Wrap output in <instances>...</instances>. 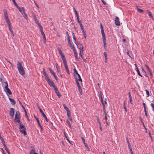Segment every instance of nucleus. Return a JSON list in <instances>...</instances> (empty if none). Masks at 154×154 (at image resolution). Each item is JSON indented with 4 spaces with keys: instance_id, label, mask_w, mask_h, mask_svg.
Wrapping results in <instances>:
<instances>
[{
    "instance_id": "11",
    "label": "nucleus",
    "mask_w": 154,
    "mask_h": 154,
    "mask_svg": "<svg viewBox=\"0 0 154 154\" xmlns=\"http://www.w3.org/2000/svg\"><path fill=\"white\" fill-rule=\"evenodd\" d=\"M114 21L116 25L118 26L120 25V23L119 21V18L118 17H116L114 19Z\"/></svg>"
},
{
    "instance_id": "45",
    "label": "nucleus",
    "mask_w": 154,
    "mask_h": 154,
    "mask_svg": "<svg viewBox=\"0 0 154 154\" xmlns=\"http://www.w3.org/2000/svg\"><path fill=\"white\" fill-rule=\"evenodd\" d=\"M79 90V92L80 94L81 95L82 94V89L81 87L78 88Z\"/></svg>"
},
{
    "instance_id": "9",
    "label": "nucleus",
    "mask_w": 154,
    "mask_h": 154,
    "mask_svg": "<svg viewBox=\"0 0 154 154\" xmlns=\"http://www.w3.org/2000/svg\"><path fill=\"white\" fill-rule=\"evenodd\" d=\"M48 84L51 87H53L54 88L55 87H56V86H55L53 82L50 79L49 80V81H47Z\"/></svg>"
},
{
    "instance_id": "58",
    "label": "nucleus",
    "mask_w": 154,
    "mask_h": 154,
    "mask_svg": "<svg viewBox=\"0 0 154 154\" xmlns=\"http://www.w3.org/2000/svg\"><path fill=\"white\" fill-rule=\"evenodd\" d=\"M103 54L104 56V57H105H105H107V53L106 52H104V53H103Z\"/></svg>"
},
{
    "instance_id": "41",
    "label": "nucleus",
    "mask_w": 154,
    "mask_h": 154,
    "mask_svg": "<svg viewBox=\"0 0 154 154\" xmlns=\"http://www.w3.org/2000/svg\"><path fill=\"white\" fill-rule=\"evenodd\" d=\"M67 115V116H71V112L70 110L69 109L66 111Z\"/></svg>"
},
{
    "instance_id": "23",
    "label": "nucleus",
    "mask_w": 154,
    "mask_h": 154,
    "mask_svg": "<svg viewBox=\"0 0 154 154\" xmlns=\"http://www.w3.org/2000/svg\"><path fill=\"white\" fill-rule=\"evenodd\" d=\"M40 112L42 114V116H43V117L45 118V119L46 121L47 122H48V119L47 118V117L45 115V114L43 112V111H42V109H40Z\"/></svg>"
},
{
    "instance_id": "26",
    "label": "nucleus",
    "mask_w": 154,
    "mask_h": 154,
    "mask_svg": "<svg viewBox=\"0 0 154 154\" xmlns=\"http://www.w3.org/2000/svg\"><path fill=\"white\" fill-rule=\"evenodd\" d=\"M141 69H142V72H143L144 75L146 77H148V76L147 74H146V72L145 71V70H144V69H143V67H141Z\"/></svg>"
},
{
    "instance_id": "52",
    "label": "nucleus",
    "mask_w": 154,
    "mask_h": 154,
    "mask_svg": "<svg viewBox=\"0 0 154 154\" xmlns=\"http://www.w3.org/2000/svg\"><path fill=\"white\" fill-rule=\"evenodd\" d=\"M12 1H13V3H14V5L16 6H17L18 5L16 3L15 0H12Z\"/></svg>"
},
{
    "instance_id": "19",
    "label": "nucleus",
    "mask_w": 154,
    "mask_h": 154,
    "mask_svg": "<svg viewBox=\"0 0 154 154\" xmlns=\"http://www.w3.org/2000/svg\"><path fill=\"white\" fill-rule=\"evenodd\" d=\"M76 45H77L78 48L80 49L83 48V45L82 43H78Z\"/></svg>"
},
{
    "instance_id": "38",
    "label": "nucleus",
    "mask_w": 154,
    "mask_h": 154,
    "mask_svg": "<svg viewBox=\"0 0 154 154\" xmlns=\"http://www.w3.org/2000/svg\"><path fill=\"white\" fill-rule=\"evenodd\" d=\"M66 122L67 124L70 127V128H71V125L69 120H67L66 121Z\"/></svg>"
},
{
    "instance_id": "35",
    "label": "nucleus",
    "mask_w": 154,
    "mask_h": 154,
    "mask_svg": "<svg viewBox=\"0 0 154 154\" xmlns=\"http://www.w3.org/2000/svg\"><path fill=\"white\" fill-rule=\"evenodd\" d=\"M22 14L24 18L27 20V19H28V17H27L26 14L25 13H23V14Z\"/></svg>"
},
{
    "instance_id": "32",
    "label": "nucleus",
    "mask_w": 154,
    "mask_h": 154,
    "mask_svg": "<svg viewBox=\"0 0 154 154\" xmlns=\"http://www.w3.org/2000/svg\"><path fill=\"white\" fill-rule=\"evenodd\" d=\"M40 30L41 31V34L42 35H45V34L44 32L43 31V27H41V28H40Z\"/></svg>"
},
{
    "instance_id": "37",
    "label": "nucleus",
    "mask_w": 154,
    "mask_h": 154,
    "mask_svg": "<svg viewBox=\"0 0 154 154\" xmlns=\"http://www.w3.org/2000/svg\"><path fill=\"white\" fill-rule=\"evenodd\" d=\"M137 11L140 12V13H142L144 11L143 10L138 8H137Z\"/></svg>"
},
{
    "instance_id": "12",
    "label": "nucleus",
    "mask_w": 154,
    "mask_h": 154,
    "mask_svg": "<svg viewBox=\"0 0 154 154\" xmlns=\"http://www.w3.org/2000/svg\"><path fill=\"white\" fill-rule=\"evenodd\" d=\"M73 71L77 75H78V78H79V81L81 82H82V80L81 77V76L78 73V72L77 70H76V69L75 68H74L73 69Z\"/></svg>"
},
{
    "instance_id": "43",
    "label": "nucleus",
    "mask_w": 154,
    "mask_h": 154,
    "mask_svg": "<svg viewBox=\"0 0 154 154\" xmlns=\"http://www.w3.org/2000/svg\"><path fill=\"white\" fill-rule=\"evenodd\" d=\"M21 105L22 108L23 109L24 111V112H25V113H26V112H27L26 111V110L24 106L23 105H22V103H21Z\"/></svg>"
},
{
    "instance_id": "16",
    "label": "nucleus",
    "mask_w": 154,
    "mask_h": 154,
    "mask_svg": "<svg viewBox=\"0 0 154 154\" xmlns=\"http://www.w3.org/2000/svg\"><path fill=\"white\" fill-rule=\"evenodd\" d=\"M103 41L104 44L103 47L106 50L107 47L106 46V38L105 36L102 37Z\"/></svg>"
},
{
    "instance_id": "40",
    "label": "nucleus",
    "mask_w": 154,
    "mask_h": 154,
    "mask_svg": "<svg viewBox=\"0 0 154 154\" xmlns=\"http://www.w3.org/2000/svg\"><path fill=\"white\" fill-rule=\"evenodd\" d=\"M49 71L53 75L55 73L52 70V69L50 68H49Z\"/></svg>"
},
{
    "instance_id": "39",
    "label": "nucleus",
    "mask_w": 154,
    "mask_h": 154,
    "mask_svg": "<svg viewBox=\"0 0 154 154\" xmlns=\"http://www.w3.org/2000/svg\"><path fill=\"white\" fill-rule=\"evenodd\" d=\"M63 106L64 109H65L66 111L67 110H69L68 108L65 104H63Z\"/></svg>"
},
{
    "instance_id": "59",
    "label": "nucleus",
    "mask_w": 154,
    "mask_h": 154,
    "mask_svg": "<svg viewBox=\"0 0 154 154\" xmlns=\"http://www.w3.org/2000/svg\"><path fill=\"white\" fill-rule=\"evenodd\" d=\"M53 75L54 78L55 79L57 80V77L55 73H54V74Z\"/></svg>"
},
{
    "instance_id": "20",
    "label": "nucleus",
    "mask_w": 154,
    "mask_h": 154,
    "mask_svg": "<svg viewBox=\"0 0 154 154\" xmlns=\"http://www.w3.org/2000/svg\"><path fill=\"white\" fill-rule=\"evenodd\" d=\"M67 40H68V44L69 45V46H70V47L72 49H75L74 45H72L71 43V42L70 41V39H69L68 38V39Z\"/></svg>"
},
{
    "instance_id": "49",
    "label": "nucleus",
    "mask_w": 154,
    "mask_h": 154,
    "mask_svg": "<svg viewBox=\"0 0 154 154\" xmlns=\"http://www.w3.org/2000/svg\"><path fill=\"white\" fill-rule=\"evenodd\" d=\"M66 36L67 37V40L68 39V38L69 39H70V37L69 36V34L68 33V32L67 31L66 32Z\"/></svg>"
},
{
    "instance_id": "3",
    "label": "nucleus",
    "mask_w": 154,
    "mask_h": 154,
    "mask_svg": "<svg viewBox=\"0 0 154 154\" xmlns=\"http://www.w3.org/2000/svg\"><path fill=\"white\" fill-rule=\"evenodd\" d=\"M32 16L33 18L35 21V23L36 24H37L38 25L39 28L42 27V26L39 23L38 20L37 18L35 15L33 13H32Z\"/></svg>"
},
{
    "instance_id": "13",
    "label": "nucleus",
    "mask_w": 154,
    "mask_h": 154,
    "mask_svg": "<svg viewBox=\"0 0 154 154\" xmlns=\"http://www.w3.org/2000/svg\"><path fill=\"white\" fill-rule=\"evenodd\" d=\"M34 117L35 118L38 124V126L40 127V128L41 129L42 131H43V127L40 124L38 119L35 116H34Z\"/></svg>"
},
{
    "instance_id": "14",
    "label": "nucleus",
    "mask_w": 154,
    "mask_h": 154,
    "mask_svg": "<svg viewBox=\"0 0 154 154\" xmlns=\"http://www.w3.org/2000/svg\"><path fill=\"white\" fill-rule=\"evenodd\" d=\"M16 7L20 11L21 13V14H23V13H25V10L23 7L20 8L19 6L18 5H17V6Z\"/></svg>"
},
{
    "instance_id": "30",
    "label": "nucleus",
    "mask_w": 154,
    "mask_h": 154,
    "mask_svg": "<svg viewBox=\"0 0 154 154\" xmlns=\"http://www.w3.org/2000/svg\"><path fill=\"white\" fill-rule=\"evenodd\" d=\"M135 69L136 71L137 72V74L138 75H139V76H141V77H143V76L140 73V71H139L138 68H135Z\"/></svg>"
},
{
    "instance_id": "31",
    "label": "nucleus",
    "mask_w": 154,
    "mask_h": 154,
    "mask_svg": "<svg viewBox=\"0 0 154 154\" xmlns=\"http://www.w3.org/2000/svg\"><path fill=\"white\" fill-rule=\"evenodd\" d=\"M19 126L20 127L19 128V129H20L26 128L25 126L23 124L21 125V124H20L19 125Z\"/></svg>"
},
{
    "instance_id": "10",
    "label": "nucleus",
    "mask_w": 154,
    "mask_h": 154,
    "mask_svg": "<svg viewBox=\"0 0 154 154\" xmlns=\"http://www.w3.org/2000/svg\"><path fill=\"white\" fill-rule=\"evenodd\" d=\"M14 109L13 108H11L10 109L9 115L12 118H13L14 116Z\"/></svg>"
},
{
    "instance_id": "22",
    "label": "nucleus",
    "mask_w": 154,
    "mask_h": 154,
    "mask_svg": "<svg viewBox=\"0 0 154 154\" xmlns=\"http://www.w3.org/2000/svg\"><path fill=\"white\" fill-rule=\"evenodd\" d=\"M20 132L21 134H23L24 136L27 135L26 132V128L23 129H20Z\"/></svg>"
},
{
    "instance_id": "33",
    "label": "nucleus",
    "mask_w": 154,
    "mask_h": 154,
    "mask_svg": "<svg viewBox=\"0 0 154 154\" xmlns=\"http://www.w3.org/2000/svg\"><path fill=\"white\" fill-rule=\"evenodd\" d=\"M149 16L151 18H153V16L152 15V14L150 11H149L148 12Z\"/></svg>"
},
{
    "instance_id": "24",
    "label": "nucleus",
    "mask_w": 154,
    "mask_h": 154,
    "mask_svg": "<svg viewBox=\"0 0 154 154\" xmlns=\"http://www.w3.org/2000/svg\"><path fill=\"white\" fill-rule=\"evenodd\" d=\"M8 25L9 27V29L10 31L11 32L13 31V30L12 29L11 25V23L10 21H9L8 22H7Z\"/></svg>"
},
{
    "instance_id": "15",
    "label": "nucleus",
    "mask_w": 154,
    "mask_h": 154,
    "mask_svg": "<svg viewBox=\"0 0 154 154\" xmlns=\"http://www.w3.org/2000/svg\"><path fill=\"white\" fill-rule=\"evenodd\" d=\"M55 88H54L56 94L57 95L58 97H60L61 96V95L60 94L59 91H58L57 88V87H55Z\"/></svg>"
},
{
    "instance_id": "44",
    "label": "nucleus",
    "mask_w": 154,
    "mask_h": 154,
    "mask_svg": "<svg viewBox=\"0 0 154 154\" xmlns=\"http://www.w3.org/2000/svg\"><path fill=\"white\" fill-rule=\"evenodd\" d=\"M64 135L65 136V137L66 138V140L69 142V143H70V140H69V139H68L66 135V133H65V132H64Z\"/></svg>"
},
{
    "instance_id": "60",
    "label": "nucleus",
    "mask_w": 154,
    "mask_h": 154,
    "mask_svg": "<svg viewBox=\"0 0 154 154\" xmlns=\"http://www.w3.org/2000/svg\"><path fill=\"white\" fill-rule=\"evenodd\" d=\"M126 140H127V143L128 144H130V143L129 142V140L128 139V138L127 137H126Z\"/></svg>"
},
{
    "instance_id": "48",
    "label": "nucleus",
    "mask_w": 154,
    "mask_h": 154,
    "mask_svg": "<svg viewBox=\"0 0 154 154\" xmlns=\"http://www.w3.org/2000/svg\"><path fill=\"white\" fill-rule=\"evenodd\" d=\"M145 66L146 67L147 69L149 72L151 71V70H150V69L149 68V67L148 66H147L146 65H145Z\"/></svg>"
},
{
    "instance_id": "34",
    "label": "nucleus",
    "mask_w": 154,
    "mask_h": 154,
    "mask_svg": "<svg viewBox=\"0 0 154 154\" xmlns=\"http://www.w3.org/2000/svg\"><path fill=\"white\" fill-rule=\"evenodd\" d=\"M75 81L76 82V83L77 85H79V82H78V80L77 78V77L76 76H75Z\"/></svg>"
},
{
    "instance_id": "63",
    "label": "nucleus",
    "mask_w": 154,
    "mask_h": 154,
    "mask_svg": "<svg viewBox=\"0 0 154 154\" xmlns=\"http://www.w3.org/2000/svg\"><path fill=\"white\" fill-rule=\"evenodd\" d=\"M128 148H129V149H132V148H131V145L130 143L129 144H128Z\"/></svg>"
},
{
    "instance_id": "62",
    "label": "nucleus",
    "mask_w": 154,
    "mask_h": 154,
    "mask_svg": "<svg viewBox=\"0 0 154 154\" xmlns=\"http://www.w3.org/2000/svg\"><path fill=\"white\" fill-rule=\"evenodd\" d=\"M79 24L80 25V27L81 28H82L84 27L83 26L82 23H79Z\"/></svg>"
},
{
    "instance_id": "56",
    "label": "nucleus",
    "mask_w": 154,
    "mask_h": 154,
    "mask_svg": "<svg viewBox=\"0 0 154 154\" xmlns=\"http://www.w3.org/2000/svg\"><path fill=\"white\" fill-rule=\"evenodd\" d=\"M152 108L153 109V111L154 112V104L151 103L150 104Z\"/></svg>"
},
{
    "instance_id": "27",
    "label": "nucleus",
    "mask_w": 154,
    "mask_h": 154,
    "mask_svg": "<svg viewBox=\"0 0 154 154\" xmlns=\"http://www.w3.org/2000/svg\"><path fill=\"white\" fill-rule=\"evenodd\" d=\"M20 116V114L19 112L18 111H17L16 112L15 115V119H17V117Z\"/></svg>"
},
{
    "instance_id": "6",
    "label": "nucleus",
    "mask_w": 154,
    "mask_h": 154,
    "mask_svg": "<svg viewBox=\"0 0 154 154\" xmlns=\"http://www.w3.org/2000/svg\"><path fill=\"white\" fill-rule=\"evenodd\" d=\"M43 74L45 76V79L47 81H49V80L50 79V78H49L48 75L46 73L44 68H43Z\"/></svg>"
},
{
    "instance_id": "29",
    "label": "nucleus",
    "mask_w": 154,
    "mask_h": 154,
    "mask_svg": "<svg viewBox=\"0 0 154 154\" xmlns=\"http://www.w3.org/2000/svg\"><path fill=\"white\" fill-rule=\"evenodd\" d=\"M72 37L73 39L74 42L75 43V44L76 45V44H77L76 42V38H75V34L74 33L72 32Z\"/></svg>"
},
{
    "instance_id": "8",
    "label": "nucleus",
    "mask_w": 154,
    "mask_h": 154,
    "mask_svg": "<svg viewBox=\"0 0 154 154\" xmlns=\"http://www.w3.org/2000/svg\"><path fill=\"white\" fill-rule=\"evenodd\" d=\"M8 85H7V86H5V92L7 93L8 94L10 95L12 94V93L10 90L8 88Z\"/></svg>"
},
{
    "instance_id": "28",
    "label": "nucleus",
    "mask_w": 154,
    "mask_h": 154,
    "mask_svg": "<svg viewBox=\"0 0 154 154\" xmlns=\"http://www.w3.org/2000/svg\"><path fill=\"white\" fill-rule=\"evenodd\" d=\"M55 65H56V69H57V72L59 73H60V67H59L58 64L57 63H56V64H55Z\"/></svg>"
},
{
    "instance_id": "5",
    "label": "nucleus",
    "mask_w": 154,
    "mask_h": 154,
    "mask_svg": "<svg viewBox=\"0 0 154 154\" xmlns=\"http://www.w3.org/2000/svg\"><path fill=\"white\" fill-rule=\"evenodd\" d=\"M103 113L105 115V119L106 125L109 126L110 125V124L109 122H108V121H107V114L106 113V110L105 109V107L104 106L103 107Z\"/></svg>"
},
{
    "instance_id": "64",
    "label": "nucleus",
    "mask_w": 154,
    "mask_h": 154,
    "mask_svg": "<svg viewBox=\"0 0 154 154\" xmlns=\"http://www.w3.org/2000/svg\"><path fill=\"white\" fill-rule=\"evenodd\" d=\"M77 19L78 22L79 23H81V21L80 20H79V17L77 18Z\"/></svg>"
},
{
    "instance_id": "50",
    "label": "nucleus",
    "mask_w": 154,
    "mask_h": 154,
    "mask_svg": "<svg viewBox=\"0 0 154 154\" xmlns=\"http://www.w3.org/2000/svg\"><path fill=\"white\" fill-rule=\"evenodd\" d=\"M145 91L146 93V94L148 95V97H149V91L147 90H146Z\"/></svg>"
},
{
    "instance_id": "42",
    "label": "nucleus",
    "mask_w": 154,
    "mask_h": 154,
    "mask_svg": "<svg viewBox=\"0 0 154 154\" xmlns=\"http://www.w3.org/2000/svg\"><path fill=\"white\" fill-rule=\"evenodd\" d=\"M83 36L84 37V38L85 39L86 38V34L85 31H84V32H82Z\"/></svg>"
},
{
    "instance_id": "21",
    "label": "nucleus",
    "mask_w": 154,
    "mask_h": 154,
    "mask_svg": "<svg viewBox=\"0 0 154 154\" xmlns=\"http://www.w3.org/2000/svg\"><path fill=\"white\" fill-rule=\"evenodd\" d=\"M20 117L19 116L18 117H17V119H15V118L14 119V121L15 122H18L19 125L21 124V122L20 121Z\"/></svg>"
},
{
    "instance_id": "51",
    "label": "nucleus",
    "mask_w": 154,
    "mask_h": 154,
    "mask_svg": "<svg viewBox=\"0 0 154 154\" xmlns=\"http://www.w3.org/2000/svg\"><path fill=\"white\" fill-rule=\"evenodd\" d=\"M79 55L80 56V57H81L82 59L84 60H85V58L84 56H83V55H82V54H79Z\"/></svg>"
},
{
    "instance_id": "17",
    "label": "nucleus",
    "mask_w": 154,
    "mask_h": 154,
    "mask_svg": "<svg viewBox=\"0 0 154 154\" xmlns=\"http://www.w3.org/2000/svg\"><path fill=\"white\" fill-rule=\"evenodd\" d=\"M100 28H101V34H102V37L105 36V34L104 32L103 29V26L102 23H100Z\"/></svg>"
},
{
    "instance_id": "18",
    "label": "nucleus",
    "mask_w": 154,
    "mask_h": 154,
    "mask_svg": "<svg viewBox=\"0 0 154 154\" xmlns=\"http://www.w3.org/2000/svg\"><path fill=\"white\" fill-rule=\"evenodd\" d=\"M73 51L74 52V54L75 60H79V58H78V54L76 52V51L75 49H73Z\"/></svg>"
},
{
    "instance_id": "7",
    "label": "nucleus",
    "mask_w": 154,
    "mask_h": 154,
    "mask_svg": "<svg viewBox=\"0 0 154 154\" xmlns=\"http://www.w3.org/2000/svg\"><path fill=\"white\" fill-rule=\"evenodd\" d=\"M100 94H99V97L100 98V100L102 104V105L103 107H105V105H104L103 101V98L102 97V93L101 91H100Z\"/></svg>"
},
{
    "instance_id": "61",
    "label": "nucleus",
    "mask_w": 154,
    "mask_h": 154,
    "mask_svg": "<svg viewBox=\"0 0 154 154\" xmlns=\"http://www.w3.org/2000/svg\"><path fill=\"white\" fill-rule=\"evenodd\" d=\"M101 1L104 5H106V2H105L103 0H101Z\"/></svg>"
},
{
    "instance_id": "57",
    "label": "nucleus",
    "mask_w": 154,
    "mask_h": 154,
    "mask_svg": "<svg viewBox=\"0 0 154 154\" xmlns=\"http://www.w3.org/2000/svg\"><path fill=\"white\" fill-rule=\"evenodd\" d=\"M68 118L70 120V121H72V118L71 116H68Z\"/></svg>"
},
{
    "instance_id": "25",
    "label": "nucleus",
    "mask_w": 154,
    "mask_h": 154,
    "mask_svg": "<svg viewBox=\"0 0 154 154\" xmlns=\"http://www.w3.org/2000/svg\"><path fill=\"white\" fill-rule=\"evenodd\" d=\"M9 99L10 101L11 102V104L12 105H14L15 104H16V102L13 99H12L10 97H9Z\"/></svg>"
},
{
    "instance_id": "36",
    "label": "nucleus",
    "mask_w": 154,
    "mask_h": 154,
    "mask_svg": "<svg viewBox=\"0 0 154 154\" xmlns=\"http://www.w3.org/2000/svg\"><path fill=\"white\" fill-rule=\"evenodd\" d=\"M84 144L85 146L86 147V148L88 149V151H90V150H89V148L88 146V144L85 143H84Z\"/></svg>"
},
{
    "instance_id": "47",
    "label": "nucleus",
    "mask_w": 154,
    "mask_h": 154,
    "mask_svg": "<svg viewBox=\"0 0 154 154\" xmlns=\"http://www.w3.org/2000/svg\"><path fill=\"white\" fill-rule=\"evenodd\" d=\"M1 140L2 143L3 145L4 146L5 145V141L4 140V139L3 138V139H1Z\"/></svg>"
},
{
    "instance_id": "46",
    "label": "nucleus",
    "mask_w": 154,
    "mask_h": 154,
    "mask_svg": "<svg viewBox=\"0 0 154 154\" xmlns=\"http://www.w3.org/2000/svg\"><path fill=\"white\" fill-rule=\"evenodd\" d=\"M35 150L34 149H32L30 152V154H34L35 153Z\"/></svg>"
},
{
    "instance_id": "54",
    "label": "nucleus",
    "mask_w": 154,
    "mask_h": 154,
    "mask_svg": "<svg viewBox=\"0 0 154 154\" xmlns=\"http://www.w3.org/2000/svg\"><path fill=\"white\" fill-rule=\"evenodd\" d=\"M4 147H5V149L6 150V151L7 152V151H9V150L8 149L6 146V145H4Z\"/></svg>"
},
{
    "instance_id": "4",
    "label": "nucleus",
    "mask_w": 154,
    "mask_h": 154,
    "mask_svg": "<svg viewBox=\"0 0 154 154\" xmlns=\"http://www.w3.org/2000/svg\"><path fill=\"white\" fill-rule=\"evenodd\" d=\"M3 12L4 13V15L5 17V19L6 22L10 21L8 17L7 12L5 9L3 10Z\"/></svg>"
},
{
    "instance_id": "53",
    "label": "nucleus",
    "mask_w": 154,
    "mask_h": 154,
    "mask_svg": "<svg viewBox=\"0 0 154 154\" xmlns=\"http://www.w3.org/2000/svg\"><path fill=\"white\" fill-rule=\"evenodd\" d=\"M25 116H26V119H27V120L29 121V119L27 112H26V113H25Z\"/></svg>"
},
{
    "instance_id": "1",
    "label": "nucleus",
    "mask_w": 154,
    "mask_h": 154,
    "mask_svg": "<svg viewBox=\"0 0 154 154\" xmlns=\"http://www.w3.org/2000/svg\"><path fill=\"white\" fill-rule=\"evenodd\" d=\"M57 49L58 51L59 54L61 55V57L63 62L64 64V66H65V68L66 69H68V68L67 64L66 61V59L65 56L63 54L61 50L59 47L57 48Z\"/></svg>"
},
{
    "instance_id": "55",
    "label": "nucleus",
    "mask_w": 154,
    "mask_h": 154,
    "mask_svg": "<svg viewBox=\"0 0 154 154\" xmlns=\"http://www.w3.org/2000/svg\"><path fill=\"white\" fill-rule=\"evenodd\" d=\"M83 49H80V53L79 54H83Z\"/></svg>"
},
{
    "instance_id": "2",
    "label": "nucleus",
    "mask_w": 154,
    "mask_h": 154,
    "mask_svg": "<svg viewBox=\"0 0 154 154\" xmlns=\"http://www.w3.org/2000/svg\"><path fill=\"white\" fill-rule=\"evenodd\" d=\"M17 68L18 69L19 72L22 75H23L25 74V71L23 67V66L20 63V62L18 61H17Z\"/></svg>"
}]
</instances>
